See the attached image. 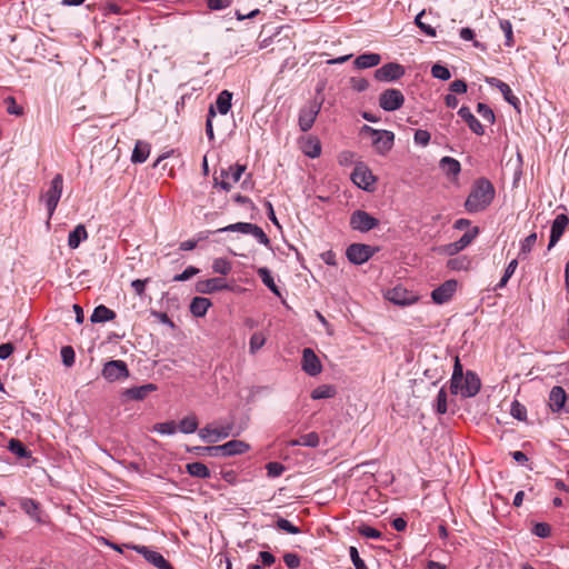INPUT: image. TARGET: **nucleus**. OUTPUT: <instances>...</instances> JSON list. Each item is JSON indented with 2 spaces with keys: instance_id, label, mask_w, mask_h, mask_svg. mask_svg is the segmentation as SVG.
<instances>
[{
  "instance_id": "obj_1",
  "label": "nucleus",
  "mask_w": 569,
  "mask_h": 569,
  "mask_svg": "<svg viewBox=\"0 0 569 569\" xmlns=\"http://www.w3.org/2000/svg\"><path fill=\"white\" fill-rule=\"evenodd\" d=\"M495 193V188L488 179H478L466 200L467 211L479 212L485 210L492 202Z\"/></svg>"
},
{
  "instance_id": "obj_2",
  "label": "nucleus",
  "mask_w": 569,
  "mask_h": 569,
  "mask_svg": "<svg viewBox=\"0 0 569 569\" xmlns=\"http://www.w3.org/2000/svg\"><path fill=\"white\" fill-rule=\"evenodd\" d=\"M249 445L241 440H230L223 445L212 447H196L194 450L201 453H207L212 457L223 456L231 457L244 453L249 450Z\"/></svg>"
},
{
  "instance_id": "obj_3",
  "label": "nucleus",
  "mask_w": 569,
  "mask_h": 569,
  "mask_svg": "<svg viewBox=\"0 0 569 569\" xmlns=\"http://www.w3.org/2000/svg\"><path fill=\"white\" fill-rule=\"evenodd\" d=\"M63 190V177L60 173H57L50 183V188L41 196V200H43L47 210L48 218L50 219L54 210L59 203Z\"/></svg>"
},
{
  "instance_id": "obj_4",
  "label": "nucleus",
  "mask_w": 569,
  "mask_h": 569,
  "mask_svg": "<svg viewBox=\"0 0 569 569\" xmlns=\"http://www.w3.org/2000/svg\"><path fill=\"white\" fill-rule=\"evenodd\" d=\"M229 231H238L244 234L253 236L261 244L268 247L270 246V240L264 233V231L257 224L250 222H237L229 224L227 227L220 228L217 232H229Z\"/></svg>"
},
{
  "instance_id": "obj_5",
  "label": "nucleus",
  "mask_w": 569,
  "mask_h": 569,
  "mask_svg": "<svg viewBox=\"0 0 569 569\" xmlns=\"http://www.w3.org/2000/svg\"><path fill=\"white\" fill-rule=\"evenodd\" d=\"M363 130L372 136V144L379 154H386L392 149L395 141L393 132L373 129L369 126H365Z\"/></svg>"
},
{
  "instance_id": "obj_6",
  "label": "nucleus",
  "mask_w": 569,
  "mask_h": 569,
  "mask_svg": "<svg viewBox=\"0 0 569 569\" xmlns=\"http://www.w3.org/2000/svg\"><path fill=\"white\" fill-rule=\"evenodd\" d=\"M321 102L312 100L300 109L298 123L301 131L307 132L312 128L321 110Z\"/></svg>"
},
{
  "instance_id": "obj_7",
  "label": "nucleus",
  "mask_w": 569,
  "mask_h": 569,
  "mask_svg": "<svg viewBox=\"0 0 569 569\" xmlns=\"http://www.w3.org/2000/svg\"><path fill=\"white\" fill-rule=\"evenodd\" d=\"M102 377L109 381H120L129 377V369L123 360H110L103 365Z\"/></svg>"
},
{
  "instance_id": "obj_8",
  "label": "nucleus",
  "mask_w": 569,
  "mask_h": 569,
  "mask_svg": "<svg viewBox=\"0 0 569 569\" xmlns=\"http://www.w3.org/2000/svg\"><path fill=\"white\" fill-rule=\"evenodd\" d=\"M375 251L369 244L352 243L347 248L346 256L351 263L362 264L375 254Z\"/></svg>"
},
{
  "instance_id": "obj_9",
  "label": "nucleus",
  "mask_w": 569,
  "mask_h": 569,
  "mask_svg": "<svg viewBox=\"0 0 569 569\" xmlns=\"http://www.w3.org/2000/svg\"><path fill=\"white\" fill-rule=\"evenodd\" d=\"M127 548H131L132 550L137 551L139 555H141L149 563L154 566L158 569H174L171 563L163 558L161 553L158 551L151 550L146 546H139V545H127Z\"/></svg>"
},
{
  "instance_id": "obj_10",
  "label": "nucleus",
  "mask_w": 569,
  "mask_h": 569,
  "mask_svg": "<svg viewBox=\"0 0 569 569\" xmlns=\"http://www.w3.org/2000/svg\"><path fill=\"white\" fill-rule=\"evenodd\" d=\"M379 224V220L363 210H356L350 217V227L360 232H368Z\"/></svg>"
},
{
  "instance_id": "obj_11",
  "label": "nucleus",
  "mask_w": 569,
  "mask_h": 569,
  "mask_svg": "<svg viewBox=\"0 0 569 569\" xmlns=\"http://www.w3.org/2000/svg\"><path fill=\"white\" fill-rule=\"evenodd\" d=\"M232 428L231 423L224 426L208 425L200 429L199 437L208 442H218L228 438L232 433Z\"/></svg>"
},
{
  "instance_id": "obj_12",
  "label": "nucleus",
  "mask_w": 569,
  "mask_h": 569,
  "mask_svg": "<svg viewBox=\"0 0 569 569\" xmlns=\"http://www.w3.org/2000/svg\"><path fill=\"white\" fill-rule=\"evenodd\" d=\"M405 97L398 89H387L379 97V106L385 111H396L402 107Z\"/></svg>"
},
{
  "instance_id": "obj_13",
  "label": "nucleus",
  "mask_w": 569,
  "mask_h": 569,
  "mask_svg": "<svg viewBox=\"0 0 569 569\" xmlns=\"http://www.w3.org/2000/svg\"><path fill=\"white\" fill-rule=\"evenodd\" d=\"M351 180L356 186L363 190H370L376 182V178L371 170L365 164L356 166L351 173Z\"/></svg>"
},
{
  "instance_id": "obj_14",
  "label": "nucleus",
  "mask_w": 569,
  "mask_h": 569,
  "mask_svg": "<svg viewBox=\"0 0 569 569\" xmlns=\"http://www.w3.org/2000/svg\"><path fill=\"white\" fill-rule=\"evenodd\" d=\"M302 370L311 376L316 377L321 373L322 365L318 356L310 348H306L302 351V360H301Z\"/></svg>"
},
{
  "instance_id": "obj_15",
  "label": "nucleus",
  "mask_w": 569,
  "mask_h": 569,
  "mask_svg": "<svg viewBox=\"0 0 569 569\" xmlns=\"http://www.w3.org/2000/svg\"><path fill=\"white\" fill-rule=\"evenodd\" d=\"M405 74V68L396 62L383 64L375 71V78L378 81H395Z\"/></svg>"
},
{
  "instance_id": "obj_16",
  "label": "nucleus",
  "mask_w": 569,
  "mask_h": 569,
  "mask_svg": "<svg viewBox=\"0 0 569 569\" xmlns=\"http://www.w3.org/2000/svg\"><path fill=\"white\" fill-rule=\"evenodd\" d=\"M569 224V218L565 213L557 214L551 224L548 250H551L561 239Z\"/></svg>"
},
{
  "instance_id": "obj_17",
  "label": "nucleus",
  "mask_w": 569,
  "mask_h": 569,
  "mask_svg": "<svg viewBox=\"0 0 569 569\" xmlns=\"http://www.w3.org/2000/svg\"><path fill=\"white\" fill-rule=\"evenodd\" d=\"M386 297L389 301L398 306H407L417 301V296L401 286L389 290Z\"/></svg>"
},
{
  "instance_id": "obj_18",
  "label": "nucleus",
  "mask_w": 569,
  "mask_h": 569,
  "mask_svg": "<svg viewBox=\"0 0 569 569\" xmlns=\"http://www.w3.org/2000/svg\"><path fill=\"white\" fill-rule=\"evenodd\" d=\"M158 387L154 383H146L142 386L131 387L124 389L121 393L126 400H144L151 392L156 391Z\"/></svg>"
},
{
  "instance_id": "obj_19",
  "label": "nucleus",
  "mask_w": 569,
  "mask_h": 569,
  "mask_svg": "<svg viewBox=\"0 0 569 569\" xmlns=\"http://www.w3.org/2000/svg\"><path fill=\"white\" fill-rule=\"evenodd\" d=\"M481 383L478 376L471 371H468L466 376H463L462 383H460L459 391L463 397H473L480 390Z\"/></svg>"
},
{
  "instance_id": "obj_20",
  "label": "nucleus",
  "mask_w": 569,
  "mask_h": 569,
  "mask_svg": "<svg viewBox=\"0 0 569 569\" xmlns=\"http://www.w3.org/2000/svg\"><path fill=\"white\" fill-rule=\"evenodd\" d=\"M456 289L457 282L455 280H448L432 291V300L439 305L445 303L451 299Z\"/></svg>"
},
{
  "instance_id": "obj_21",
  "label": "nucleus",
  "mask_w": 569,
  "mask_h": 569,
  "mask_svg": "<svg viewBox=\"0 0 569 569\" xmlns=\"http://www.w3.org/2000/svg\"><path fill=\"white\" fill-rule=\"evenodd\" d=\"M458 114L467 122L468 127L476 134H483V126L479 122V120L471 113L468 107H461L458 111Z\"/></svg>"
},
{
  "instance_id": "obj_22",
  "label": "nucleus",
  "mask_w": 569,
  "mask_h": 569,
  "mask_svg": "<svg viewBox=\"0 0 569 569\" xmlns=\"http://www.w3.org/2000/svg\"><path fill=\"white\" fill-rule=\"evenodd\" d=\"M228 286L221 278H211L199 281L197 284V291L201 293H212L219 290L226 289Z\"/></svg>"
},
{
  "instance_id": "obj_23",
  "label": "nucleus",
  "mask_w": 569,
  "mask_h": 569,
  "mask_svg": "<svg viewBox=\"0 0 569 569\" xmlns=\"http://www.w3.org/2000/svg\"><path fill=\"white\" fill-rule=\"evenodd\" d=\"M567 396L562 387L556 386L549 395L550 408L553 412L560 411L566 402Z\"/></svg>"
},
{
  "instance_id": "obj_24",
  "label": "nucleus",
  "mask_w": 569,
  "mask_h": 569,
  "mask_svg": "<svg viewBox=\"0 0 569 569\" xmlns=\"http://www.w3.org/2000/svg\"><path fill=\"white\" fill-rule=\"evenodd\" d=\"M116 318V312L103 305L94 308L90 320L93 323L111 321Z\"/></svg>"
},
{
  "instance_id": "obj_25",
  "label": "nucleus",
  "mask_w": 569,
  "mask_h": 569,
  "mask_svg": "<svg viewBox=\"0 0 569 569\" xmlns=\"http://www.w3.org/2000/svg\"><path fill=\"white\" fill-rule=\"evenodd\" d=\"M150 153V144L146 141L138 140L132 151L131 161L133 163L144 162Z\"/></svg>"
},
{
  "instance_id": "obj_26",
  "label": "nucleus",
  "mask_w": 569,
  "mask_h": 569,
  "mask_svg": "<svg viewBox=\"0 0 569 569\" xmlns=\"http://www.w3.org/2000/svg\"><path fill=\"white\" fill-rule=\"evenodd\" d=\"M20 508L29 516L31 517L32 519L37 520L38 522H40V506L39 503L31 499V498H22L20 499Z\"/></svg>"
},
{
  "instance_id": "obj_27",
  "label": "nucleus",
  "mask_w": 569,
  "mask_h": 569,
  "mask_svg": "<svg viewBox=\"0 0 569 569\" xmlns=\"http://www.w3.org/2000/svg\"><path fill=\"white\" fill-rule=\"evenodd\" d=\"M88 238L87 229L83 224H78L68 237V246L71 249H77L81 241Z\"/></svg>"
},
{
  "instance_id": "obj_28",
  "label": "nucleus",
  "mask_w": 569,
  "mask_h": 569,
  "mask_svg": "<svg viewBox=\"0 0 569 569\" xmlns=\"http://www.w3.org/2000/svg\"><path fill=\"white\" fill-rule=\"evenodd\" d=\"M211 306V302L209 299L203 297H194L190 303V312L194 317H203L209 307Z\"/></svg>"
},
{
  "instance_id": "obj_29",
  "label": "nucleus",
  "mask_w": 569,
  "mask_h": 569,
  "mask_svg": "<svg viewBox=\"0 0 569 569\" xmlns=\"http://www.w3.org/2000/svg\"><path fill=\"white\" fill-rule=\"evenodd\" d=\"M381 57L378 53H363L356 58L355 66L359 69L372 68L380 63Z\"/></svg>"
},
{
  "instance_id": "obj_30",
  "label": "nucleus",
  "mask_w": 569,
  "mask_h": 569,
  "mask_svg": "<svg viewBox=\"0 0 569 569\" xmlns=\"http://www.w3.org/2000/svg\"><path fill=\"white\" fill-rule=\"evenodd\" d=\"M439 166L442 171L449 176H457L461 170L460 162L451 157H443L440 160Z\"/></svg>"
},
{
  "instance_id": "obj_31",
  "label": "nucleus",
  "mask_w": 569,
  "mask_h": 569,
  "mask_svg": "<svg viewBox=\"0 0 569 569\" xmlns=\"http://www.w3.org/2000/svg\"><path fill=\"white\" fill-rule=\"evenodd\" d=\"M232 94L228 90L221 91L216 100L217 110L221 114H227L231 109Z\"/></svg>"
},
{
  "instance_id": "obj_32",
  "label": "nucleus",
  "mask_w": 569,
  "mask_h": 569,
  "mask_svg": "<svg viewBox=\"0 0 569 569\" xmlns=\"http://www.w3.org/2000/svg\"><path fill=\"white\" fill-rule=\"evenodd\" d=\"M188 473L192 477L206 479L210 477L209 468L202 462H191L186 466Z\"/></svg>"
},
{
  "instance_id": "obj_33",
  "label": "nucleus",
  "mask_w": 569,
  "mask_h": 569,
  "mask_svg": "<svg viewBox=\"0 0 569 569\" xmlns=\"http://www.w3.org/2000/svg\"><path fill=\"white\" fill-rule=\"evenodd\" d=\"M258 274L266 287H268L274 295L280 296L279 289L268 268H259Z\"/></svg>"
},
{
  "instance_id": "obj_34",
  "label": "nucleus",
  "mask_w": 569,
  "mask_h": 569,
  "mask_svg": "<svg viewBox=\"0 0 569 569\" xmlns=\"http://www.w3.org/2000/svg\"><path fill=\"white\" fill-rule=\"evenodd\" d=\"M336 395V389L331 385H322L317 387L311 392V398L313 400H320V399H327L332 398Z\"/></svg>"
},
{
  "instance_id": "obj_35",
  "label": "nucleus",
  "mask_w": 569,
  "mask_h": 569,
  "mask_svg": "<svg viewBox=\"0 0 569 569\" xmlns=\"http://www.w3.org/2000/svg\"><path fill=\"white\" fill-rule=\"evenodd\" d=\"M462 380H463L462 367L459 362V359L457 358L452 378H451V386H450L452 393H456V395L458 393L459 387H460V383H462Z\"/></svg>"
},
{
  "instance_id": "obj_36",
  "label": "nucleus",
  "mask_w": 569,
  "mask_h": 569,
  "mask_svg": "<svg viewBox=\"0 0 569 569\" xmlns=\"http://www.w3.org/2000/svg\"><path fill=\"white\" fill-rule=\"evenodd\" d=\"M303 153L310 158H317L321 153V146L317 139H309L302 147Z\"/></svg>"
},
{
  "instance_id": "obj_37",
  "label": "nucleus",
  "mask_w": 569,
  "mask_h": 569,
  "mask_svg": "<svg viewBox=\"0 0 569 569\" xmlns=\"http://www.w3.org/2000/svg\"><path fill=\"white\" fill-rule=\"evenodd\" d=\"M198 428V419L194 415L184 417L180 423L179 429L183 433H193Z\"/></svg>"
},
{
  "instance_id": "obj_38",
  "label": "nucleus",
  "mask_w": 569,
  "mask_h": 569,
  "mask_svg": "<svg viewBox=\"0 0 569 569\" xmlns=\"http://www.w3.org/2000/svg\"><path fill=\"white\" fill-rule=\"evenodd\" d=\"M537 239H538V236L536 232H531L529 236H527L521 241L519 256L526 257L527 254H529L531 252L532 248L535 247Z\"/></svg>"
},
{
  "instance_id": "obj_39",
  "label": "nucleus",
  "mask_w": 569,
  "mask_h": 569,
  "mask_svg": "<svg viewBox=\"0 0 569 569\" xmlns=\"http://www.w3.org/2000/svg\"><path fill=\"white\" fill-rule=\"evenodd\" d=\"M246 167L242 164H234L229 167L227 171H221V177L231 178L233 182H238L244 172Z\"/></svg>"
},
{
  "instance_id": "obj_40",
  "label": "nucleus",
  "mask_w": 569,
  "mask_h": 569,
  "mask_svg": "<svg viewBox=\"0 0 569 569\" xmlns=\"http://www.w3.org/2000/svg\"><path fill=\"white\" fill-rule=\"evenodd\" d=\"M266 343V337L262 332H254L249 341L250 353L254 355Z\"/></svg>"
},
{
  "instance_id": "obj_41",
  "label": "nucleus",
  "mask_w": 569,
  "mask_h": 569,
  "mask_svg": "<svg viewBox=\"0 0 569 569\" xmlns=\"http://www.w3.org/2000/svg\"><path fill=\"white\" fill-rule=\"evenodd\" d=\"M212 270L216 273L226 276L231 271V263L224 258H217L213 260Z\"/></svg>"
},
{
  "instance_id": "obj_42",
  "label": "nucleus",
  "mask_w": 569,
  "mask_h": 569,
  "mask_svg": "<svg viewBox=\"0 0 569 569\" xmlns=\"http://www.w3.org/2000/svg\"><path fill=\"white\" fill-rule=\"evenodd\" d=\"M153 430L160 435L170 436L176 432L177 426L174 421L160 422L153 426Z\"/></svg>"
},
{
  "instance_id": "obj_43",
  "label": "nucleus",
  "mask_w": 569,
  "mask_h": 569,
  "mask_svg": "<svg viewBox=\"0 0 569 569\" xmlns=\"http://www.w3.org/2000/svg\"><path fill=\"white\" fill-rule=\"evenodd\" d=\"M517 266H518V261L516 259L511 260L506 270H505V273L502 276V278L500 279L499 283L497 284V288H503L507 282L509 281V279L512 277V274L515 273L516 269H517Z\"/></svg>"
},
{
  "instance_id": "obj_44",
  "label": "nucleus",
  "mask_w": 569,
  "mask_h": 569,
  "mask_svg": "<svg viewBox=\"0 0 569 569\" xmlns=\"http://www.w3.org/2000/svg\"><path fill=\"white\" fill-rule=\"evenodd\" d=\"M299 442L301 443V446L316 448L319 446L320 439L317 432H309L307 435H302L299 438Z\"/></svg>"
},
{
  "instance_id": "obj_45",
  "label": "nucleus",
  "mask_w": 569,
  "mask_h": 569,
  "mask_svg": "<svg viewBox=\"0 0 569 569\" xmlns=\"http://www.w3.org/2000/svg\"><path fill=\"white\" fill-rule=\"evenodd\" d=\"M478 234V228H472L471 230H468L459 240H457L458 249L463 250L466 247H468L472 240Z\"/></svg>"
},
{
  "instance_id": "obj_46",
  "label": "nucleus",
  "mask_w": 569,
  "mask_h": 569,
  "mask_svg": "<svg viewBox=\"0 0 569 569\" xmlns=\"http://www.w3.org/2000/svg\"><path fill=\"white\" fill-rule=\"evenodd\" d=\"M499 91L502 93L505 100L513 106L515 108H518L519 106V99L512 93L511 88L503 83L502 86H499Z\"/></svg>"
},
{
  "instance_id": "obj_47",
  "label": "nucleus",
  "mask_w": 569,
  "mask_h": 569,
  "mask_svg": "<svg viewBox=\"0 0 569 569\" xmlns=\"http://www.w3.org/2000/svg\"><path fill=\"white\" fill-rule=\"evenodd\" d=\"M499 24L500 29L502 30L506 37V46L511 47L513 44V32L511 22L509 20H500Z\"/></svg>"
},
{
  "instance_id": "obj_48",
  "label": "nucleus",
  "mask_w": 569,
  "mask_h": 569,
  "mask_svg": "<svg viewBox=\"0 0 569 569\" xmlns=\"http://www.w3.org/2000/svg\"><path fill=\"white\" fill-rule=\"evenodd\" d=\"M423 14H425V10L419 12L415 18V23L423 33H426L429 37H435L436 30L431 26L422 22L421 18Z\"/></svg>"
},
{
  "instance_id": "obj_49",
  "label": "nucleus",
  "mask_w": 569,
  "mask_h": 569,
  "mask_svg": "<svg viewBox=\"0 0 569 569\" xmlns=\"http://www.w3.org/2000/svg\"><path fill=\"white\" fill-rule=\"evenodd\" d=\"M478 113L489 123L495 122V113L489 106L486 103L479 102L477 106Z\"/></svg>"
},
{
  "instance_id": "obj_50",
  "label": "nucleus",
  "mask_w": 569,
  "mask_h": 569,
  "mask_svg": "<svg viewBox=\"0 0 569 569\" xmlns=\"http://www.w3.org/2000/svg\"><path fill=\"white\" fill-rule=\"evenodd\" d=\"M431 74L440 80H449L451 77L449 69L438 63L432 66Z\"/></svg>"
},
{
  "instance_id": "obj_51",
  "label": "nucleus",
  "mask_w": 569,
  "mask_h": 569,
  "mask_svg": "<svg viewBox=\"0 0 569 569\" xmlns=\"http://www.w3.org/2000/svg\"><path fill=\"white\" fill-rule=\"evenodd\" d=\"M436 410L440 415L446 413L447 410H448V407H447V393H446L443 388H441L439 390V392H438L437 401H436Z\"/></svg>"
},
{
  "instance_id": "obj_52",
  "label": "nucleus",
  "mask_w": 569,
  "mask_h": 569,
  "mask_svg": "<svg viewBox=\"0 0 569 569\" xmlns=\"http://www.w3.org/2000/svg\"><path fill=\"white\" fill-rule=\"evenodd\" d=\"M9 449L11 452L21 458L28 457L29 455L27 448L19 440L16 439H12L9 442Z\"/></svg>"
},
{
  "instance_id": "obj_53",
  "label": "nucleus",
  "mask_w": 569,
  "mask_h": 569,
  "mask_svg": "<svg viewBox=\"0 0 569 569\" xmlns=\"http://www.w3.org/2000/svg\"><path fill=\"white\" fill-rule=\"evenodd\" d=\"M277 528L291 535H297L300 532L298 527L293 526L289 520L284 518H279L277 520Z\"/></svg>"
},
{
  "instance_id": "obj_54",
  "label": "nucleus",
  "mask_w": 569,
  "mask_h": 569,
  "mask_svg": "<svg viewBox=\"0 0 569 569\" xmlns=\"http://www.w3.org/2000/svg\"><path fill=\"white\" fill-rule=\"evenodd\" d=\"M358 532L366 537V538H370V539H379L381 538V532L370 526H367V525H361L358 527Z\"/></svg>"
},
{
  "instance_id": "obj_55",
  "label": "nucleus",
  "mask_w": 569,
  "mask_h": 569,
  "mask_svg": "<svg viewBox=\"0 0 569 569\" xmlns=\"http://www.w3.org/2000/svg\"><path fill=\"white\" fill-rule=\"evenodd\" d=\"M349 555L356 569H368L365 561L360 558L356 547L351 546L349 548Z\"/></svg>"
},
{
  "instance_id": "obj_56",
  "label": "nucleus",
  "mask_w": 569,
  "mask_h": 569,
  "mask_svg": "<svg viewBox=\"0 0 569 569\" xmlns=\"http://www.w3.org/2000/svg\"><path fill=\"white\" fill-rule=\"evenodd\" d=\"M430 133L427 130L418 129L415 132L413 140L417 144L426 147L430 142Z\"/></svg>"
},
{
  "instance_id": "obj_57",
  "label": "nucleus",
  "mask_w": 569,
  "mask_h": 569,
  "mask_svg": "<svg viewBox=\"0 0 569 569\" xmlns=\"http://www.w3.org/2000/svg\"><path fill=\"white\" fill-rule=\"evenodd\" d=\"M266 469L269 477L276 478L283 473L284 466L281 465L280 462H269L266 466Z\"/></svg>"
},
{
  "instance_id": "obj_58",
  "label": "nucleus",
  "mask_w": 569,
  "mask_h": 569,
  "mask_svg": "<svg viewBox=\"0 0 569 569\" xmlns=\"http://www.w3.org/2000/svg\"><path fill=\"white\" fill-rule=\"evenodd\" d=\"M214 116H216V110H214V107L211 106L209 108L208 118H207V122H206V133H207L209 140H213L214 139L213 126H212V118Z\"/></svg>"
},
{
  "instance_id": "obj_59",
  "label": "nucleus",
  "mask_w": 569,
  "mask_h": 569,
  "mask_svg": "<svg viewBox=\"0 0 569 569\" xmlns=\"http://www.w3.org/2000/svg\"><path fill=\"white\" fill-rule=\"evenodd\" d=\"M62 361L67 367H70L74 362V351L71 347L67 346L61 349Z\"/></svg>"
},
{
  "instance_id": "obj_60",
  "label": "nucleus",
  "mask_w": 569,
  "mask_h": 569,
  "mask_svg": "<svg viewBox=\"0 0 569 569\" xmlns=\"http://www.w3.org/2000/svg\"><path fill=\"white\" fill-rule=\"evenodd\" d=\"M533 533L540 538H547L550 536V526L546 522L536 523L533 527Z\"/></svg>"
},
{
  "instance_id": "obj_61",
  "label": "nucleus",
  "mask_w": 569,
  "mask_h": 569,
  "mask_svg": "<svg viewBox=\"0 0 569 569\" xmlns=\"http://www.w3.org/2000/svg\"><path fill=\"white\" fill-rule=\"evenodd\" d=\"M198 272H199V269H197L194 267H188L187 269L183 270V272L176 274L173 277V281H179V282L186 281V280L190 279L191 277L196 276Z\"/></svg>"
},
{
  "instance_id": "obj_62",
  "label": "nucleus",
  "mask_w": 569,
  "mask_h": 569,
  "mask_svg": "<svg viewBox=\"0 0 569 569\" xmlns=\"http://www.w3.org/2000/svg\"><path fill=\"white\" fill-rule=\"evenodd\" d=\"M283 561H284L286 566H287L288 568H290V569H296V568H298V567H299V565H300V558H299V556H298V555H296V553H291V552L286 553V555L283 556Z\"/></svg>"
},
{
  "instance_id": "obj_63",
  "label": "nucleus",
  "mask_w": 569,
  "mask_h": 569,
  "mask_svg": "<svg viewBox=\"0 0 569 569\" xmlns=\"http://www.w3.org/2000/svg\"><path fill=\"white\" fill-rule=\"evenodd\" d=\"M350 84L358 92L365 91L369 87V82L365 78H351Z\"/></svg>"
},
{
  "instance_id": "obj_64",
  "label": "nucleus",
  "mask_w": 569,
  "mask_h": 569,
  "mask_svg": "<svg viewBox=\"0 0 569 569\" xmlns=\"http://www.w3.org/2000/svg\"><path fill=\"white\" fill-rule=\"evenodd\" d=\"M511 415L518 420H525L526 418V409L518 401L512 402L511 406Z\"/></svg>"
}]
</instances>
